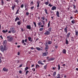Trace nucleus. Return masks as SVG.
<instances>
[{
	"label": "nucleus",
	"instance_id": "obj_1",
	"mask_svg": "<svg viewBox=\"0 0 78 78\" xmlns=\"http://www.w3.org/2000/svg\"><path fill=\"white\" fill-rule=\"evenodd\" d=\"M8 49V48L6 47V46L1 45L0 46V49L1 51H2V52H3L4 53V51H6Z\"/></svg>",
	"mask_w": 78,
	"mask_h": 78
},
{
	"label": "nucleus",
	"instance_id": "obj_2",
	"mask_svg": "<svg viewBox=\"0 0 78 78\" xmlns=\"http://www.w3.org/2000/svg\"><path fill=\"white\" fill-rule=\"evenodd\" d=\"M7 40L9 42H11L12 41V37L8 36L7 37Z\"/></svg>",
	"mask_w": 78,
	"mask_h": 78
},
{
	"label": "nucleus",
	"instance_id": "obj_3",
	"mask_svg": "<svg viewBox=\"0 0 78 78\" xmlns=\"http://www.w3.org/2000/svg\"><path fill=\"white\" fill-rule=\"evenodd\" d=\"M10 30L11 32H12V33H15L16 32V30H15V29L14 28L12 27L10 29Z\"/></svg>",
	"mask_w": 78,
	"mask_h": 78
},
{
	"label": "nucleus",
	"instance_id": "obj_4",
	"mask_svg": "<svg viewBox=\"0 0 78 78\" xmlns=\"http://www.w3.org/2000/svg\"><path fill=\"white\" fill-rule=\"evenodd\" d=\"M48 52H45L43 53L42 55L43 56H47L48 55Z\"/></svg>",
	"mask_w": 78,
	"mask_h": 78
},
{
	"label": "nucleus",
	"instance_id": "obj_5",
	"mask_svg": "<svg viewBox=\"0 0 78 78\" xmlns=\"http://www.w3.org/2000/svg\"><path fill=\"white\" fill-rule=\"evenodd\" d=\"M45 46L46 47L45 48V50H48V44L46 43L45 44Z\"/></svg>",
	"mask_w": 78,
	"mask_h": 78
},
{
	"label": "nucleus",
	"instance_id": "obj_6",
	"mask_svg": "<svg viewBox=\"0 0 78 78\" xmlns=\"http://www.w3.org/2000/svg\"><path fill=\"white\" fill-rule=\"evenodd\" d=\"M41 48H40L39 47H36V48L37 50H38V51H40V50H42V47H41Z\"/></svg>",
	"mask_w": 78,
	"mask_h": 78
},
{
	"label": "nucleus",
	"instance_id": "obj_7",
	"mask_svg": "<svg viewBox=\"0 0 78 78\" xmlns=\"http://www.w3.org/2000/svg\"><path fill=\"white\" fill-rule=\"evenodd\" d=\"M7 42H6V41H5L3 42V45L4 46H6V44H7Z\"/></svg>",
	"mask_w": 78,
	"mask_h": 78
},
{
	"label": "nucleus",
	"instance_id": "obj_8",
	"mask_svg": "<svg viewBox=\"0 0 78 78\" xmlns=\"http://www.w3.org/2000/svg\"><path fill=\"white\" fill-rule=\"evenodd\" d=\"M26 28L27 29H28L29 30H31V26L30 25H28L27 26Z\"/></svg>",
	"mask_w": 78,
	"mask_h": 78
},
{
	"label": "nucleus",
	"instance_id": "obj_9",
	"mask_svg": "<svg viewBox=\"0 0 78 78\" xmlns=\"http://www.w3.org/2000/svg\"><path fill=\"white\" fill-rule=\"evenodd\" d=\"M3 70L4 71V72H8V69H6L5 68H4L3 69Z\"/></svg>",
	"mask_w": 78,
	"mask_h": 78
},
{
	"label": "nucleus",
	"instance_id": "obj_10",
	"mask_svg": "<svg viewBox=\"0 0 78 78\" xmlns=\"http://www.w3.org/2000/svg\"><path fill=\"white\" fill-rule=\"evenodd\" d=\"M50 34V32L48 31H47L46 32L44 33V34L45 35H48Z\"/></svg>",
	"mask_w": 78,
	"mask_h": 78
},
{
	"label": "nucleus",
	"instance_id": "obj_11",
	"mask_svg": "<svg viewBox=\"0 0 78 78\" xmlns=\"http://www.w3.org/2000/svg\"><path fill=\"white\" fill-rule=\"evenodd\" d=\"M56 9V7L55 6H53L51 8V10H54Z\"/></svg>",
	"mask_w": 78,
	"mask_h": 78
},
{
	"label": "nucleus",
	"instance_id": "obj_12",
	"mask_svg": "<svg viewBox=\"0 0 78 78\" xmlns=\"http://www.w3.org/2000/svg\"><path fill=\"white\" fill-rule=\"evenodd\" d=\"M16 5H13L12 6L11 8L12 10H13V11L14 10V8H15V7H16Z\"/></svg>",
	"mask_w": 78,
	"mask_h": 78
},
{
	"label": "nucleus",
	"instance_id": "obj_13",
	"mask_svg": "<svg viewBox=\"0 0 78 78\" xmlns=\"http://www.w3.org/2000/svg\"><path fill=\"white\" fill-rule=\"evenodd\" d=\"M56 15L58 17H59V12L58 11H57L56 13Z\"/></svg>",
	"mask_w": 78,
	"mask_h": 78
},
{
	"label": "nucleus",
	"instance_id": "obj_14",
	"mask_svg": "<svg viewBox=\"0 0 78 78\" xmlns=\"http://www.w3.org/2000/svg\"><path fill=\"white\" fill-rule=\"evenodd\" d=\"M55 58H51L48 59L49 61H53L55 60Z\"/></svg>",
	"mask_w": 78,
	"mask_h": 78
},
{
	"label": "nucleus",
	"instance_id": "obj_15",
	"mask_svg": "<svg viewBox=\"0 0 78 78\" xmlns=\"http://www.w3.org/2000/svg\"><path fill=\"white\" fill-rule=\"evenodd\" d=\"M68 27H66V28H65L64 30L65 31V32L66 33H67V28Z\"/></svg>",
	"mask_w": 78,
	"mask_h": 78
},
{
	"label": "nucleus",
	"instance_id": "obj_16",
	"mask_svg": "<svg viewBox=\"0 0 78 78\" xmlns=\"http://www.w3.org/2000/svg\"><path fill=\"white\" fill-rule=\"evenodd\" d=\"M25 40H23L21 41L22 44H23L24 45H26V43H25Z\"/></svg>",
	"mask_w": 78,
	"mask_h": 78
},
{
	"label": "nucleus",
	"instance_id": "obj_17",
	"mask_svg": "<svg viewBox=\"0 0 78 78\" xmlns=\"http://www.w3.org/2000/svg\"><path fill=\"white\" fill-rule=\"evenodd\" d=\"M20 20V19H19V18L18 17H17L15 19V22H16L17 20Z\"/></svg>",
	"mask_w": 78,
	"mask_h": 78
},
{
	"label": "nucleus",
	"instance_id": "obj_18",
	"mask_svg": "<svg viewBox=\"0 0 78 78\" xmlns=\"http://www.w3.org/2000/svg\"><path fill=\"white\" fill-rule=\"evenodd\" d=\"M70 33L69 32L67 35V38H69L70 37Z\"/></svg>",
	"mask_w": 78,
	"mask_h": 78
},
{
	"label": "nucleus",
	"instance_id": "obj_19",
	"mask_svg": "<svg viewBox=\"0 0 78 78\" xmlns=\"http://www.w3.org/2000/svg\"><path fill=\"white\" fill-rule=\"evenodd\" d=\"M62 52L64 54H66V49H65L63 50Z\"/></svg>",
	"mask_w": 78,
	"mask_h": 78
},
{
	"label": "nucleus",
	"instance_id": "obj_20",
	"mask_svg": "<svg viewBox=\"0 0 78 78\" xmlns=\"http://www.w3.org/2000/svg\"><path fill=\"white\" fill-rule=\"evenodd\" d=\"M66 44H67V45L69 44V41H68V40H67V38L66 39Z\"/></svg>",
	"mask_w": 78,
	"mask_h": 78
},
{
	"label": "nucleus",
	"instance_id": "obj_21",
	"mask_svg": "<svg viewBox=\"0 0 78 78\" xmlns=\"http://www.w3.org/2000/svg\"><path fill=\"white\" fill-rule=\"evenodd\" d=\"M52 43V42H51V41H49L48 43V45H51V43Z\"/></svg>",
	"mask_w": 78,
	"mask_h": 78
},
{
	"label": "nucleus",
	"instance_id": "obj_22",
	"mask_svg": "<svg viewBox=\"0 0 78 78\" xmlns=\"http://www.w3.org/2000/svg\"><path fill=\"white\" fill-rule=\"evenodd\" d=\"M2 32L3 33H7V32H8V30H2Z\"/></svg>",
	"mask_w": 78,
	"mask_h": 78
},
{
	"label": "nucleus",
	"instance_id": "obj_23",
	"mask_svg": "<svg viewBox=\"0 0 78 78\" xmlns=\"http://www.w3.org/2000/svg\"><path fill=\"white\" fill-rule=\"evenodd\" d=\"M37 8H38L39 7V3H40V2H37Z\"/></svg>",
	"mask_w": 78,
	"mask_h": 78
},
{
	"label": "nucleus",
	"instance_id": "obj_24",
	"mask_svg": "<svg viewBox=\"0 0 78 78\" xmlns=\"http://www.w3.org/2000/svg\"><path fill=\"white\" fill-rule=\"evenodd\" d=\"M49 3V2H48H48H45V4L46 5H48Z\"/></svg>",
	"mask_w": 78,
	"mask_h": 78
},
{
	"label": "nucleus",
	"instance_id": "obj_25",
	"mask_svg": "<svg viewBox=\"0 0 78 78\" xmlns=\"http://www.w3.org/2000/svg\"><path fill=\"white\" fill-rule=\"evenodd\" d=\"M44 11L45 12V13L47 14H48V12H47V9H45Z\"/></svg>",
	"mask_w": 78,
	"mask_h": 78
},
{
	"label": "nucleus",
	"instance_id": "obj_26",
	"mask_svg": "<svg viewBox=\"0 0 78 78\" xmlns=\"http://www.w3.org/2000/svg\"><path fill=\"white\" fill-rule=\"evenodd\" d=\"M60 69H61V67L60 66V65L58 64V70H60Z\"/></svg>",
	"mask_w": 78,
	"mask_h": 78
},
{
	"label": "nucleus",
	"instance_id": "obj_27",
	"mask_svg": "<svg viewBox=\"0 0 78 78\" xmlns=\"http://www.w3.org/2000/svg\"><path fill=\"white\" fill-rule=\"evenodd\" d=\"M1 3L2 5V6H3L4 5V2H3V0H2L1 1Z\"/></svg>",
	"mask_w": 78,
	"mask_h": 78
},
{
	"label": "nucleus",
	"instance_id": "obj_28",
	"mask_svg": "<svg viewBox=\"0 0 78 78\" xmlns=\"http://www.w3.org/2000/svg\"><path fill=\"white\" fill-rule=\"evenodd\" d=\"M57 78H61V76H60V74H58Z\"/></svg>",
	"mask_w": 78,
	"mask_h": 78
},
{
	"label": "nucleus",
	"instance_id": "obj_29",
	"mask_svg": "<svg viewBox=\"0 0 78 78\" xmlns=\"http://www.w3.org/2000/svg\"><path fill=\"white\" fill-rule=\"evenodd\" d=\"M71 22L72 23H73V24H74V23H75V20H73L71 21Z\"/></svg>",
	"mask_w": 78,
	"mask_h": 78
},
{
	"label": "nucleus",
	"instance_id": "obj_30",
	"mask_svg": "<svg viewBox=\"0 0 78 78\" xmlns=\"http://www.w3.org/2000/svg\"><path fill=\"white\" fill-rule=\"evenodd\" d=\"M28 39L29 41H31V37H28Z\"/></svg>",
	"mask_w": 78,
	"mask_h": 78
},
{
	"label": "nucleus",
	"instance_id": "obj_31",
	"mask_svg": "<svg viewBox=\"0 0 78 78\" xmlns=\"http://www.w3.org/2000/svg\"><path fill=\"white\" fill-rule=\"evenodd\" d=\"M75 33H76V36H78V32L76 30H75Z\"/></svg>",
	"mask_w": 78,
	"mask_h": 78
},
{
	"label": "nucleus",
	"instance_id": "obj_32",
	"mask_svg": "<svg viewBox=\"0 0 78 78\" xmlns=\"http://www.w3.org/2000/svg\"><path fill=\"white\" fill-rule=\"evenodd\" d=\"M19 9H18L16 12V14H19Z\"/></svg>",
	"mask_w": 78,
	"mask_h": 78
},
{
	"label": "nucleus",
	"instance_id": "obj_33",
	"mask_svg": "<svg viewBox=\"0 0 78 78\" xmlns=\"http://www.w3.org/2000/svg\"><path fill=\"white\" fill-rule=\"evenodd\" d=\"M17 23L18 25H20V21L17 22Z\"/></svg>",
	"mask_w": 78,
	"mask_h": 78
},
{
	"label": "nucleus",
	"instance_id": "obj_34",
	"mask_svg": "<svg viewBox=\"0 0 78 78\" xmlns=\"http://www.w3.org/2000/svg\"><path fill=\"white\" fill-rule=\"evenodd\" d=\"M48 6H49L50 7H51V6H53V5H51V4L49 3L48 5Z\"/></svg>",
	"mask_w": 78,
	"mask_h": 78
},
{
	"label": "nucleus",
	"instance_id": "obj_35",
	"mask_svg": "<svg viewBox=\"0 0 78 78\" xmlns=\"http://www.w3.org/2000/svg\"><path fill=\"white\" fill-rule=\"evenodd\" d=\"M41 25H42V23L40 22V23H38V26H40Z\"/></svg>",
	"mask_w": 78,
	"mask_h": 78
},
{
	"label": "nucleus",
	"instance_id": "obj_36",
	"mask_svg": "<svg viewBox=\"0 0 78 78\" xmlns=\"http://www.w3.org/2000/svg\"><path fill=\"white\" fill-rule=\"evenodd\" d=\"M43 28H40L39 29V31H42V30H43Z\"/></svg>",
	"mask_w": 78,
	"mask_h": 78
},
{
	"label": "nucleus",
	"instance_id": "obj_37",
	"mask_svg": "<svg viewBox=\"0 0 78 78\" xmlns=\"http://www.w3.org/2000/svg\"><path fill=\"white\" fill-rule=\"evenodd\" d=\"M34 24L35 26V27H36L37 26H36V23L35 22H34Z\"/></svg>",
	"mask_w": 78,
	"mask_h": 78
},
{
	"label": "nucleus",
	"instance_id": "obj_38",
	"mask_svg": "<svg viewBox=\"0 0 78 78\" xmlns=\"http://www.w3.org/2000/svg\"><path fill=\"white\" fill-rule=\"evenodd\" d=\"M29 68L27 67H26V68H25V70H27Z\"/></svg>",
	"mask_w": 78,
	"mask_h": 78
},
{
	"label": "nucleus",
	"instance_id": "obj_39",
	"mask_svg": "<svg viewBox=\"0 0 78 78\" xmlns=\"http://www.w3.org/2000/svg\"><path fill=\"white\" fill-rule=\"evenodd\" d=\"M41 61H39L38 62V64H41Z\"/></svg>",
	"mask_w": 78,
	"mask_h": 78
},
{
	"label": "nucleus",
	"instance_id": "obj_40",
	"mask_svg": "<svg viewBox=\"0 0 78 78\" xmlns=\"http://www.w3.org/2000/svg\"><path fill=\"white\" fill-rule=\"evenodd\" d=\"M36 67L38 68V67H39V65H38L37 64L36 65Z\"/></svg>",
	"mask_w": 78,
	"mask_h": 78
},
{
	"label": "nucleus",
	"instance_id": "obj_41",
	"mask_svg": "<svg viewBox=\"0 0 78 78\" xmlns=\"http://www.w3.org/2000/svg\"><path fill=\"white\" fill-rule=\"evenodd\" d=\"M42 22L43 23V25H45V21H42Z\"/></svg>",
	"mask_w": 78,
	"mask_h": 78
},
{
	"label": "nucleus",
	"instance_id": "obj_42",
	"mask_svg": "<svg viewBox=\"0 0 78 78\" xmlns=\"http://www.w3.org/2000/svg\"><path fill=\"white\" fill-rule=\"evenodd\" d=\"M28 72H29V71H27L26 72V74H25L26 75H27V74H28Z\"/></svg>",
	"mask_w": 78,
	"mask_h": 78
},
{
	"label": "nucleus",
	"instance_id": "obj_43",
	"mask_svg": "<svg viewBox=\"0 0 78 78\" xmlns=\"http://www.w3.org/2000/svg\"><path fill=\"white\" fill-rule=\"evenodd\" d=\"M23 4H22L21 6V8H23Z\"/></svg>",
	"mask_w": 78,
	"mask_h": 78
},
{
	"label": "nucleus",
	"instance_id": "obj_44",
	"mask_svg": "<svg viewBox=\"0 0 78 78\" xmlns=\"http://www.w3.org/2000/svg\"><path fill=\"white\" fill-rule=\"evenodd\" d=\"M26 15L27 16H28V15H29V12H26Z\"/></svg>",
	"mask_w": 78,
	"mask_h": 78
},
{
	"label": "nucleus",
	"instance_id": "obj_45",
	"mask_svg": "<svg viewBox=\"0 0 78 78\" xmlns=\"http://www.w3.org/2000/svg\"><path fill=\"white\" fill-rule=\"evenodd\" d=\"M21 62V60H19L18 61V63H19V62Z\"/></svg>",
	"mask_w": 78,
	"mask_h": 78
},
{
	"label": "nucleus",
	"instance_id": "obj_46",
	"mask_svg": "<svg viewBox=\"0 0 78 78\" xmlns=\"http://www.w3.org/2000/svg\"><path fill=\"white\" fill-rule=\"evenodd\" d=\"M56 73L55 72H54V74H53V76H55L56 75Z\"/></svg>",
	"mask_w": 78,
	"mask_h": 78
},
{
	"label": "nucleus",
	"instance_id": "obj_47",
	"mask_svg": "<svg viewBox=\"0 0 78 78\" xmlns=\"http://www.w3.org/2000/svg\"><path fill=\"white\" fill-rule=\"evenodd\" d=\"M33 1L31 2L30 3L31 5H33Z\"/></svg>",
	"mask_w": 78,
	"mask_h": 78
},
{
	"label": "nucleus",
	"instance_id": "obj_48",
	"mask_svg": "<svg viewBox=\"0 0 78 78\" xmlns=\"http://www.w3.org/2000/svg\"><path fill=\"white\" fill-rule=\"evenodd\" d=\"M24 7H25V8H28V6H27V5H24Z\"/></svg>",
	"mask_w": 78,
	"mask_h": 78
},
{
	"label": "nucleus",
	"instance_id": "obj_49",
	"mask_svg": "<svg viewBox=\"0 0 78 78\" xmlns=\"http://www.w3.org/2000/svg\"><path fill=\"white\" fill-rule=\"evenodd\" d=\"M1 58H2V57H0V64L2 62V60H1Z\"/></svg>",
	"mask_w": 78,
	"mask_h": 78
},
{
	"label": "nucleus",
	"instance_id": "obj_50",
	"mask_svg": "<svg viewBox=\"0 0 78 78\" xmlns=\"http://www.w3.org/2000/svg\"><path fill=\"white\" fill-rule=\"evenodd\" d=\"M75 13H76V12H78V11H77V10H76L75 11H74Z\"/></svg>",
	"mask_w": 78,
	"mask_h": 78
},
{
	"label": "nucleus",
	"instance_id": "obj_51",
	"mask_svg": "<svg viewBox=\"0 0 78 78\" xmlns=\"http://www.w3.org/2000/svg\"><path fill=\"white\" fill-rule=\"evenodd\" d=\"M41 19H42V20H45V18H44V17H41Z\"/></svg>",
	"mask_w": 78,
	"mask_h": 78
},
{
	"label": "nucleus",
	"instance_id": "obj_52",
	"mask_svg": "<svg viewBox=\"0 0 78 78\" xmlns=\"http://www.w3.org/2000/svg\"><path fill=\"white\" fill-rule=\"evenodd\" d=\"M44 69H47V65L44 66Z\"/></svg>",
	"mask_w": 78,
	"mask_h": 78
},
{
	"label": "nucleus",
	"instance_id": "obj_53",
	"mask_svg": "<svg viewBox=\"0 0 78 78\" xmlns=\"http://www.w3.org/2000/svg\"><path fill=\"white\" fill-rule=\"evenodd\" d=\"M25 11H27L28 10V7L25 8Z\"/></svg>",
	"mask_w": 78,
	"mask_h": 78
},
{
	"label": "nucleus",
	"instance_id": "obj_54",
	"mask_svg": "<svg viewBox=\"0 0 78 78\" xmlns=\"http://www.w3.org/2000/svg\"><path fill=\"white\" fill-rule=\"evenodd\" d=\"M32 70H33V71H34H34H35V69L34 68H33L32 69Z\"/></svg>",
	"mask_w": 78,
	"mask_h": 78
},
{
	"label": "nucleus",
	"instance_id": "obj_55",
	"mask_svg": "<svg viewBox=\"0 0 78 78\" xmlns=\"http://www.w3.org/2000/svg\"><path fill=\"white\" fill-rule=\"evenodd\" d=\"M0 37L1 38V39H3V37H2V35H1L0 36Z\"/></svg>",
	"mask_w": 78,
	"mask_h": 78
},
{
	"label": "nucleus",
	"instance_id": "obj_56",
	"mask_svg": "<svg viewBox=\"0 0 78 78\" xmlns=\"http://www.w3.org/2000/svg\"><path fill=\"white\" fill-rule=\"evenodd\" d=\"M34 8V6H32L31 7V9H33Z\"/></svg>",
	"mask_w": 78,
	"mask_h": 78
},
{
	"label": "nucleus",
	"instance_id": "obj_57",
	"mask_svg": "<svg viewBox=\"0 0 78 78\" xmlns=\"http://www.w3.org/2000/svg\"><path fill=\"white\" fill-rule=\"evenodd\" d=\"M24 41L25 42H27V39H25Z\"/></svg>",
	"mask_w": 78,
	"mask_h": 78
},
{
	"label": "nucleus",
	"instance_id": "obj_58",
	"mask_svg": "<svg viewBox=\"0 0 78 78\" xmlns=\"http://www.w3.org/2000/svg\"><path fill=\"white\" fill-rule=\"evenodd\" d=\"M49 31H50L51 30V28H49L48 29Z\"/></svg>",
	"mask_w": 78,
	"mask_h": 78
},
{
	"label": "nucleus",
	"instance_id": "obj_59",
	"mask_svg": "<svg viewBox=\"0 0 78 78\" xmlns=\"http://www.w3.org/2000/svg\"><path fill=\"white\" fill-rule=\"evenodd\" d=\"M31 50H34V48H33V47H32L31 48Z\"/></svg>",
	"mask_w": 78,
	"mask_h": 78
},
{
	"label": "nucleus",
	"instance_id": "obj_60",
	"mask_svg": "<svg viewBox=\"0 0 78 78\" xmlns=\"http://www.w3.org/2000/svg\"><path fill=\"white\" fill-rule=\"evenodd\" d=\"M74 8V9H75L76 8V6L75 5H73Z\"/></svg>",
	"mask_w": 78,
	"mask_h": 78
},
{
	"label": "nucleus",
	"instance_id": "obj_61",
	"mask_svg": "<svg viewBox=\"0 0 78 78\" xmlns=\"http://www.w3.org/2000/svg\"><path fill=\"white\" fill-rule=\"evenodd\" d=\"M18 55H20V52H18Z\"/></svg>",
	"mask_w": 78,
	"mask_h": 78
},
{
	"label": "nucleus",
	"instance_id": "obj_62",
	"mask_svg": "<svg viewBox=\"0 0 78 78\" xmlns=\"http://www.w3.org/2000/svg\"><path fill=\"white\" fill-rule=\"evenodd\" d=\"M44 27V25H41V28H43V27Z\"/></svg>",
	"mask_w": 78,
	"mask_h": 78
},
{
	"label": "nucleus",
	"instance_id": "obj_63",
	"mask_svg": "<svg viewBox=\"0 0 78 78\" xmlns=\"http://www.w3.org/2000/svg\"><path fill=\"white\" fill-rule=\"evenodd\" d=\"M22 67V65H21L20 66V67Z\"/></svg>",
	"mask_w": 78,
	"mask_h": 78
},
{
	"label": "nucleus",
	"instance_id": "obj_64",
	"mask_svg": "<svg viewBox=\"0 0 78 78\" xmlns=\"http://www.w3.org/2000/svg\"><path fill=\"white\" fill-rule=\"evenodd\" d=\"M19 73H22V71H21V70L20 71Z\"/></svg>",
	"mask_w": 78,
	"mask_h": 78
}]
</instances>
